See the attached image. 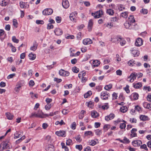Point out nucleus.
<instances>
[{"label": "nucleus", "mask_w": 151, "mask_h": 151, "mask_svg": "<svg viewBox=\"0 0 151 151\" xmlns=\"http://www.w3.org/2000/svg\"><path fill=\"white\" fill-rule=\"evenodd\" d=\"M103 13L104 12L102 10H99L95 13H92L91 15L94 17L95 18H98L100 17Z\"/></svg>", "instance_id": "1"}, {"label": "nucleus", "mask_w": 151, "mask_h": 151, "mask_svg": "<svg viewBox=\"0 0 151 151\" xmlns=\"http://www.w3.org/2000/svg\"><path fill=\"white\" fill-rule=\"evenodd\" d=\"M43 113L41 111H39L37 113H32L31 115L30 116V117L35 116L37 117H39L41 118H45V116L42 115Z\"/></svg>", "instance_id": "2"}, {"label": "nucleus", "mask_w": 151, "mask_h": 151, "mask_svg": "<svg viewBox=\"0 0 151 151\" xmlns=\"http://www.w3.org/2000/svg\"><path fill=\"white\" fill-rule=\"evenodd\" d=\"M10 148V146L6 142H2L0 145V148L2 150L4 149H9Z\"/></svg>", "instance_id": "3"}, {"label": "nucleus", "mask_w": 151, "mask_h": 151, "mask_svg": "<svg viewBox=\"0 0 151 151\" xmlns=\"http://www.w3.org/2000/svg\"><path fill=\"white\" fill-rule=\"evenodd\" d=\"M59 73L60 76H68L70 75L69 72L67 71L61 69L59 72Z\"/></svg>", "instance_id": "4"}, {"label": "nucleus", "mask_w": 151, "mask_h": 151, "mask_svg": "<svg viewBox=\"0 0 151 151\" xmlns=\"http://www.w3.org/2000/svg\"><path fill=\"white\" fill-rule=\"evenodd\" d=\"M53 11L52 9L47 8L45 9L42 11V14L45 15H48L51 14Z\"/></svg>", "instance_id": "5"}, {"label": "nucleus", "mask_w": 151, "mask_h": 151, "mask_svg": "<svg viewBox=\"0 0 151 151\" xmlns=\"http://www.w3.org/2000/svg\"><path fill=\"white\" fill-rule=\"evenodd\" d=\"M137 76V74L136 73L134 72L132 73L128 77V78L130 79L129 81L131 83L133 82L134 80L136 78Z\"/></svg>", "instance_id": "6"}, {"label": "nucleus", "mask_w": 151, "mask_h": 151, "mask_svg": "<svg viewBox=\"0 0 151 151\" xmlns=\"http://www.w3.org/2000/svg\"><path fill=\"white\" fill-rule=\"evenodd\" d=\"M109 96V93L106 91H102L101 93V97L103 100L107 99Z\"/></svg>", "instance_id": "7"}, {"label": "nucleus", "mask_w": 151, "mask_h": 151, "mask_svg": "<svg viewBox=\"0 0 151 151\" xmlns=\"http://www.w3.org/2000/svg\"><path fill=\"white\" fill-rule=\"evenodd\" d=\"M143 41L140 38H138L135 42V45L139 47L142 45Z\"/></svg>", "instance_id": "8"}, {"label": "nucleus", "mask_w": 151, "mask_h": 151, "mask_svg": "<svg viewBox=\"0 0 151 151\" xmlns=\"http://www.w3.org/2000/svg\"><path fill=\"white\" fill-rule=\"evenodd\" d=\"M77 13L76 12H74L70 14V18L71 20L75 22L76 21L75 17L77 15Z\"/></svg>", "instance_id": "9"}, {"label": "nucleus", "mask_w": 151, "mask_h": 151, "mask_svg": "<svg viewBox=\"0 0 151 151\" xmlns=\"http://www.w3.org/2000/svg\"><path fill=\"white\" fill-rule=\"evenodd\" d=\"M115 117L114 114L113 113H111L109 115L106 116L105 118V119L107 121H108L110 120H111L113 119Z\"/></svg>", "instance_id": "10"}, {"label": "nucleus", "mask_w": 151, "mask_h": 151, "mask_svg": "<svg viewBox=\"0 0 151 151\" xmlns=\"http://www.w3.org/2000/svg\"><path fill=\"white\" fill-rule=\"evenodd\" d=\"M62 5L64 8H68L69 6V4L68 0H62Z\"/></svg>", "instance_id": "11"}, {"label": "nucleus", "mask_w": 151, "mask_h": 151, "mask_svg": "<svg viewBox=\"0 0 151 151\" xmlns=\"http://www.w3.org/2000/svg\"><path fill=\"white\" fill-rule=\"evenodd\" d=\"M139 94L136 93H134L130 96V99L134 100H137L139 97Z\"/></svg>", "instance_id": "12"}, {"label": "nucleus", "mask_w": 151, "mask_h": 151, "mask_svg": "<svg viewBox=\"0 0 151 151\" xmlns=\"http://www.w3.org/2000/svg\"><path fill=\"white\" fill-rule=\"evenodd\" d=\"M121 37L120 36H117L115 37L112 38L111 41L113 42L118 43L121 39Z\"/></svg>", "instance_id": "13"}, {"label": "nucleus", "mask_w": 151, "mask_h": 151, "mask_svg": "<svg viewBox=\"0 0 151 151\" xmlns=\"http://www.w3.org/2000/svg\"><path fill=\"white\" fill-rule=\"evenodd\" d=\"M92 43V41L90 38L85 39L83 40V43L85 45L90 44Z\"/></svg>", "instance_id": "14"}, {"label": "nucleus", "mask_w": 151, "mask_h": 151, "mask_svg": "<svg viewBox=\"0 0 151 151\" xmlns=\"http://www.w3.org/2000/svg\"><path fill=\"white\" fill-rule=\"evenodd\" d=\"M57 135L60 137H65L66 136V132L64 130L57 131Z\"/></svg>", "instance_id": "15"}, {"label": "nucleus", "mask_w": 151, "mask_h": 151, "mask_svg": "<svg viewBox=\"0 0 151 151\" xmlns=\"http://www.w3.org/2000/svg\"><path fill=\"white\" fill-rule=\"evenodd\" d=\"M132 24L130 23V22H129L127 21H126L124 23V25L126 29H131L132 28Z\"/></svg>", "instance_id": "16"}, {"label": "nucleus", "mask_w": 151, "mask_h": 151, "mask_svg": "<svg viewBox=\"0 0 151 151\" xmlns=\"http://www.w3.org/2000/svg\"><path fill=\"white\" fill-rule=\"evenodd\" d=\"M142 86V83L141 82H138L137 83H133V86L136 89H138Z\"/></svg>", "instance_id": "17"}, {"label": "nucleus", "mask_w": 151, "mask_h": 151, "mask_svg": "<svg viewBox=\"0 0 151 151\" xmlns=\"http://www.w3.org/2000/svg\"><path fill=\"white\" fill-rule=\"evenodd\" d=\"M93 24V20L91 19H90L89 20L88 25V31H90L91 30Z\"/></svg>", "instance_id": "18"}, {"label": "nucleus", "mask_w": 151, "mask_h": 151, "mask_svg": "<svg viewBox=\"0 0 151 151\" xmlns=\"http://www.w3.org/2000/svg\"><path fill=\"white\" fill-rule=\"evenodd\" d=\"M141 120L144 121L150 120V118L147 116L141 115L139 117Z\"/></svg>", "instance_id": "19"}, {"label": "nucleus", "mask_w": 151, "mask_h": 151, "mask_svg": "<svg viewBox=\"0 0 151 151\" xmlns=\"http://www.w3.org/2000/svg\"><path fill=\"white\" fill-rule=\"evenodd\" d=\"M99 108H101L104 110L107 109L109 108L108 104V103H105L104 105L103 106H101V105H99Z\"/></svg>", "instance_id": "20"}, {"label": "nucleus", "mask_w": 151, "mask_h": 151, "mask_svg": "<svg viewBox=\"0 0 151 151\" xmlns=\"http://www.w3.org/2000/svg\"><path fill=\"white\" fill-rule=\"evenodd\" d=\"M127 21L132 24L135 22L133 16L132 15L129 16L128 19V20Z\"/></svg>", "instance_id": "21"}, {"label": "nucleus", "mask_w": 151, "mask_h": 151, "mask_svg": "<svg viewBox=\"0 0 151 151\" xmlns=\"http://www.w3.org/2000/svg\"><path fill=\"white\" fill-rule=\"evenodd\" d=\"M132 53L134 55V57H137L139 54V51L134 49L132 50Z\"/></svg>", "instance_id": "22"}, {"label": "nucleus", "mask_w": 151, "mask_h": 151, "mask_svg": "<svg viewBox=\"0 0 151 151\" xmlns=\"http://www.w3.org/2000/svg\"><path fill=\"white\" fill-rule=\"evenodd\" d=\"M22 86V85L21 83H18L16 85V87L14 88L15 91L18 93L20 90V88Z\"/></svg>", "instance_id": "23"}, {"label": "nucleus", "mask_w": 151, "mask_h": 151, "mask_svg": "<svg viewBox=\"0 0 151 151\" xmlns=\"http://www.w3.org/2000/svg\"><path fill=\"white\" fill-rule=\"evenodd\" d=\"M143 106L145 108L150 110L151 109V104H150L145 102L143 103Z\"/></svg>", "instance_id": "24"}, {"label": "nucleus", "mask_w": 151, "mask_h": 151, "mask_svg": "<svg viewBox=\"0 0 151 151\" xmlns=\"http://www.w3.org/2000/svg\"><path fill=\"white\" fill-rule=\"evenodd\" d=\"M6 115L7 118L9 120L12 119L14 117L13 115L9 112L6 113Z\"/></svg>", "instance_id": "25"}, {"label": "nucleus", "mask_w": 151, "mask_h": 151, "mask_svg": "<svg viewBox=\"0 0 151 151\" xmlns=\"http://www.w3.org/2000/svg\"><path fill=\"white\" fill-rule=\"evenodd\" d=\"M100 64V62L97 60H95L93 61V65L94 67H98Z\"/></svg>", "instance_id": "26"}, {"label": "nucleus", "mask_w": 151, "mask_h": 151, "mask_svg": "<svg viewBox=\"0 0 151 151\" xmlns=\"http://www.w3.org/2000/svg\"><path fill=\"white\" fill-rule=\"evenodd\" d=\"M137 131V129L135 128H133L131 130V135L132 137H135L137 136V134L135 132Z\"/></svg>", "instance_id": "27"}, {"label": "nucleus", "mask_w": 151, "mask_h": 151, "mask_svg": "<svg viewBox=\"0 0 151 151\" xmlns=\"http://www.w3.org/2000/svg\"><path fill=\"white\" fill-rule=\"evenodd\" d=\"M106 13L110 15H113L114 14V10L111 9H108L106 12Z\"/></svg>", "instance_id": "28"}, {"label": "nucleus", "mask_w": 151, "mask_h": 151, "mask_svg": "<svg viewBox=\"0 0 151 151\" xmlns=\"http://www.w3.org/2000/svg\"><path fill=\"white\" fill-rule=\"evenodd\" d=\"M91 116L94 118H96L99 116V114L95 111H92L91 113Z\"/></svg>", "instance_id": "29"}, {"label": "nucleus", "mask_w": 151, "mask_h": 151, "mask_svg": "<svg viewBox=\"0 0 151 151\" xmlns=\"http://www.w3.org/2000/svg\"><path fill=\"white\" fill-rule=\"evenodd\" d=\"M29 59L31 60H35L36 57V55L35 54H33L32 53H30L29 55Z\"/></svg>", "instance_id": "30"}, {"label": "nucleus", "mask_w": 151, "mask_h": 151, "mask_svg": "<svg viewBox=\"0 0 151 151\" xmlns=\"http://www.w3.org/2000/svg\"><path fill=\"white\" fill-rule=\"evenodd\" d=\"M22 136L21 132H16L14 134V138L16 139Z\"/></svg>", "instance_id": "31"}, {"label": "nucleus", "mask_w": 151, "mask_h": 151, "mask_svg": "<svg viewBox=\"0 0 151 151\" xmlns=\"http://www.w3.org/2000/svg\"><path fill=\"white\" fill-rule=\"evenodd\" d=\"M37 45L36 42L34 43L33 45L30 48V50L33 51L35 50L37 48Z\"/></svg>", "instance_id": "32"}, {"label": "nucleus", "mask_w": 151, "mask_h": 151, "mask_svg": "<svg viewBox=\"0 0 151 151\" xmlns=\"http://www.w3.org/2000/svg\"><path fill=\"white\" fill-rule=\"evenodd\" d=\"M46 149L47 151H54L55 150L53 146L52 145H49Z\"/></svg>", "instance_id": "33"}, {"label": "nucleus", "mask_w": 151, "mask_h": 151, "mask_svg": "<svg viewBox=\"0 0 151 151\" xmlns=\"http://www.w3.org/2000/svg\"><path fill=\"white\" fill-rule=\"evenodd\" d=\"M27 4L23 2H20V6L22 8H26L27 7Z\"/></svg>", "instance_id": "34"}, {"label": "nucleus", "mask_w": 151, "mask_h": 151, "mask_svg": "<svg viewBox=\"0 0 151 151\" xmlns=\"http://www.w3.org/2000/svg\"><path fill=\"white\" fill-rule=\"evenodd\" d=\"M120 42V44L122 46H123L124 45L126 42V41L122 37H121V39L120 40V41H119Z\"/></svg>", "instance_id": "35"}, {"label": "nucleus", "mask_w": 151, "mask_h": 151, "mask_svg": "<svg viewBox=\"0 0 151 151\" xmlns=\"http://www.w3.org/2000/svg\"><path fill=\"white\" fill-rule=\"evenodd\" d=\"M92 92L91 91H88L86 93H85L84 95V97L85 98H87L89 96H90L92 95Z\"/></svg>", "instance_id": "36"}, {"label": "nucleus", "mask_w": 151, "mask_h": 151, "mask_svg": "<svg viewBox=\"0 0 151 151\" xmlns=\"http://www.w3.org/2000/svg\"><path fill=\"white\" fill-rule=\"evenodd\" d=\"M112 84H110L108 85L105 86L104 88L106 90L109 91L112 88Z\"/></svg>", "instance_id": "37"}, {"label": "nucleus", "mask_w": 151, "mask_h": 151, "mask_svg": "<svg viewBox=\"0 0 151 151\" xmlns=\"http://www.w3.org/2000/svg\"><path fill=\"white\" fill-rule=\"evenodd\" d=\"M110 20L111 22L112 23H113L117 22L118 19L117 17H114L111 18Z\"/></svg>", "instance_id": "38"}, {"label": "nucleus", "mask_w": 151, "mask_h": 151, "mask_svg": "<svg viewBox=\"0 0 151 151\" xmlns=\"http://www.w3.org/2000/svg\"><path fill=\"white\" fill-rule=\"evenodd\" d=\"M129 88V86L128 85H126V87L124 88V90L127 93H129L130 92Z\"/></svg>", "instance_id": "39"}, {"label": "nucleus", "mask_w": 151, "mask_h": 151, "mask_svg": "<svg viewBox=\"0 0 151 151\" xmlns=\"http://www.w3.org/2000/svg\"><path fill=\"white\" fill-rule=\"evenodd\" d=\"M72 70L73 72L76 73H78L79 70V69L76 66L73 67Z\"/></svg>", "instance_id": "40"}, {"label": "nucleus", "mask_w": 151, "mask_h": 151, "mask_svg": "<svg viewBox=\"0 0 151 151\" xmlns=\"http://www.w3.org/2000/svg\"><path fill=\"white\" fill-rule=\"evenodd\" d=\"M142 144V142H132V145L135 147L140 146Z\"/></svg>", "instance_id": "41"}, {"label": "nucleus", "mask_w": 151, "mask_h": 151, "mask_svg": "<svg viewBox=\"0 0 151 151\" xmlns=\"http://www.w3.org/2000/svg\"><path fill=\"white\" fill-rule=\"evenodd\" d=\"M127 108L126 106H123L120 108V111L123 113L127 111Z\"/></svg>", "instance_id": "42"}, {"label": "nucleus", "mask_w": 151, "mask_h": 151, "mask_svg": "<svg viewBox=\"0 0 151 151\" xmlns=\"http://www.w3.org/2000/svg\"><path fill=\"white\" fill-rule=\"evenodd\" d=\"M120 16L124 18H126L128 16L127 12H123L121 14Z\"/></svg>", "instance_id": "43"}, {"label": "nucleus", "mask_w": 151, "mask_h": 151, "mask_svg": "<svg viewBox=\"0 0 151 151\" xmlns=\"http://www.w3.org/2000/svg\"><path fill=\"white\" fill-rule=\"evenodd\" d=\"M13 25L14 27L17 28L18 27V22L17 20L16 19H14L13 21Z\"/></svg>", "instance_id": "44"}, {"label": "nucleus", "mask_w": 151, "mask_h": 151, "mask_svg": "<svg viewBox=\"0 0 151 151\" xmlns=\"http://www.w3.org/2000/svg\"><path fill=\"white\" fill-rule=\"evenodd\" d=\"M128 64L129 66H132L134 64H135L136 62L134 60H132L129 61Z\"/></svg>", "instance_id": "45"}, {"label": "nucleus", "mask_w": 151, "mask_h": 151, "mask_svg": "<svg viewBox=\"0 0 151 151\" xmlns=\"http://www.w3.org/2000/svg\"><path fill=\"white\" fill-rule=\"evenodd\" d=\"M12 41L14 42L17 43L19 42V40L16 38L15 36H13L12 38Z\"/></svg>", "instance_id": "46"}, {"label": "nucleus", "mask_w": 151, "mask_h": 151, "mask_svg": "<svg viewBox=\"0 0 151 151\" xmlns=\"http://www.w3.org/2000/svg\"><path fill=\"white\" fill-rule=\"evenodd\" d=\"M95 132L96 135H100L102 133V131L101 130L98 129L95 130Z\"/></svg>", "instance_id": "47"}, {"label": "nucleus", "mask_w": 151, "mask_h": 151, "mask_svg": "<svg viewBox=\"0 0 151 151\" xmlns=\"http://www.w3.org/2000/svg\"><path fill=\"white\" fill-rule=\"evenodd\" d=\"M61 145L62 146V148H64L65 151H68V148L66 146H65V144L64 143L62 142L61 143Z\"/></svg>", "instance_id": "48"}, {"label": "nucleus", "mask_w": 151, "mask_h": 151, "mask_svg": "<svg viewBox=\"0 0 151 151\" xmlns=\"http://www.w3.org/2000/svg\"><path fill=\"white\" fill-rule=\"evenodd\" d=\"M76 149L80 151H81L82 149V146L81 145H76Z\"/></svg>", "instance_id": "49"}, {"label": "nucleus", "mask_w": 151, "mask_h": 151, "mask_svg": "<svg viewBox=\"0 0 151 151\" xmlns=\"http://www.w3.org/2000/svg\"><path fill=\"white\" fill-rule=\"evenodd\" d=\"M63 33V31L61 29H57V36L61 35Z\"/></svg>", "instance_id": "50"}, {"label": "nucleus", "mask_w": 151, "mask_h": 151, "mask_svg": "<svg viewBox=\"0 0 151 151\" xmlns=\"http://www.w3.org/2000/svg\"><path fill=\"white\" fill-rule=\"evenodd\" d=\"M135 111H137L139 112H140L141 111V107L139 106L138 105L135 106Z\"/></svg>", "instance_id": "51"}, {"label": "nucleus", "mask_w": 151, "mask_h": 151, "mask_svg": "<svg viewBox=\"0 0 151 151\" xmlns=\"http://www.w3.org/2000/svg\"><path fill=\"white\" fill-rule=\"evenodd\" d=\"M51 107V104H47L45 106V108L46 110H49Z\"/></svg>", "instance_id": "52"}, {"label": "nucleus", "mask_w": 151, "mask_h": 151, "mask_svg": "<svg viewBox=\"0 0 151 151\" xmlns=\"http://www.w3.org/2000/svg\"><path fill=\"white\" fill-rule=\"evenodd\" d=\"M53 26L51 23H48L47 24V29H51L53 28Z\"/></svg>", "instance_id": "53"}, {"label": "nucleus", "mask_w": 151, "mask_h": 151, "mask_svg": "<svg viewBox=\"0 0 151 151\" xmlns=\"http://www.w3.org/2000/svg\"><path fill=\"white\" fill-rule=\"evenodd\" d=\"M126 127V124L125 123H121L120 126V128L121 129H125Z\"/></svg>", "instance_id": "54"}, {"label": "nucleus", "mask_w": 151, "mask_h": 151, "mask_svg": "<svg viewBox=\"0 0 151 151\" xmlns=\"http://www.w3.org/2000/svg\"><path fill=\"white\" fill-rule=\"evenodd\" d=\"M71 127L73 129H75L76 128V123L75 122H74L72 124L71 126Z\"/></svg>", "instance_id": "55"}, {"label": "nucleus", "mask_w": 151, "mask_h": 151, "mask_svg": "<svg viewBox=\"0 0 151 151\" xmlns=\"http://www.w3.org/2000/svg\"><path fill=\"white\" fill-rule=\"evenodd\" d=\"M106 26L109 28H111L113 27V24L112 23L110 22L109 23H108L107 24H106Z\"/></svg>", "instance_id": "56"}, {"label": "nucleus", "mask_w": 151, "mask_h": 151, "mask_svg": "<svg viewBox=\"0 0 151 151\" xmlns=\"http://www.w3.org/2000/svg\"><path fill=\"white\" fill-rule=\"evenodd\" d=\"M45 141H52V140L51 138V136L49 135H47L46 137L45 138Z\"/></svg>", "instance_id": "57"}, {"label": "nucleus", "mask_w": 151, "mask_h": 151, "mask_svg": "<svg viewBox=\"0 0 151 151\" xmlns=\"http://www.w3.org/2000/svg\"><path fill=\"white\" fill-rule=\"evenodd\" d=\"M81 32H78L77 35V39L78 40H81Z\"/></svg>", "instance_id": "58"}, {"label": "nucleus", "mask_w": 151, "mask_h": 151, "mask_svg": "<svg viewBox=\"0 0 151 151\" xmlns=\"http://www.w3.org/2000/svg\"><path fill=\"white\" fill-rule=\"evenodd\" d=\"M0 5L2 6H6V2L4 0H3L0 3Z\"/></svg>", "instance_id": "59"}, {"label": "nucleus", "mask_w": 151, "mask_h": 151, "mask_svg": "<svg viewBox=\"0 0 151 151\" xmlns=\"http://www.w3.org/2000/svg\"><path fill=\"white\" fill-rule=\"evenodd\" d=\"M36 23L37 24H44V21L42 20H37L36 22Z\"/></svg>", "instance_id": "60"}, {"label": "nucleus", "mask_w": 151, "mask_h": 151, "mask_svg": "<svg viewBox=\"0 0 151 151\" xmlns=\"http://www.w3.org/2000/svg\"><path fill=\"white\" fill-rule=\"evenodd\" d=\"M143 89L145 90H147L148 91H151V88L150 86H144L143 87Z\"/></svg>", "instance_id": "61"}, {"label": "nucleus", "mask_w": 151, "mask_h": 151, "mask_svg": "<svg viewBox=\"0 0 151 151\" xmlns=\"http://www.w3.org/2000/svg\"><path fill=\"white\" fill-rule=\"evenodd\" d=\"M15 75V73H13L12 74H11L9 75L7 77V78L8 79H9L10 78H13L14 77V76Z\"/></svg>", "instance_id": "62"}, {"label": "nucleus", "mask_w": 151, "mask_h": 151, "mask_svg": "<svg viewBox=\"0 0 151 151\" xmlns=\"http://www.w3.org/2000/svg\"><path fill=\"white\" fill-rule=\"evenodd\" d=\"M116 75L119 76H121L122 74V71L120 70H118L116 71Z\"/></svg>", "instance_id": "63"}, {"label": "nucleus", "mask_w": 151, "mask_h": 151, "mask_svg": "<svg viewBox=\"0 0 151 151\" xmlns=\"http://www.w3.org/2000/svg\"><path fill=\"white\" fill-rule=\"evenodd\" d=\"M92 132L91 131H88L85 132V135L86 136H88L90 135H92Z\"/></svg>", "instance_id": "64"}]
</instances>
